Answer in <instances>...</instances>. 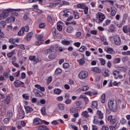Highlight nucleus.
<instances>
[{
	"mask_svg": "<svg viewBox=\"0 0 130 130\" xmlns=\"http://www.w3.org/2000/svg\"><path fill=\"white\" fill-rule=\"evenodd\" d=\"M23 9H11L9 8L6 10H4L1 14H0V21L1 20H4L6 18H8L10 16V14L13 15L16 12H22Z\"/></svg>",
	"mask_w": 130,
	"mask_h": 130,
	"instance_id": "nucleus-1",
	"label": "nucleus"
},
{
	"mask_svg": "<svg viewBox=\"0 0 130 130\" xmlns=\"http://www.w3.org/2000/svg\"><path fill=\"white\" fill-rule=\"evenodd\" d=\"M109 109L113 112H116L117 111V101L115 100H109L108 103Z\"/></svg>",
	"mask_w": 130,
	"mask_h": 130,
	"instance_id": "nucleus-2",
	"label": "nucleus"
},
{
	"mask_svg": "<svg viewBox=\"0 0 130 130\" xmlns=\"http://www.w3.org/2000/svg\"><path fill=\"white\" fill-rule=\"evenodd\" d=\"M44 38V35H43V34L36 35V38L38 41L35 42V45L39 46V45L43 44V42L44 41V40H43Z\"/></svg>",
	"mask_w": 130,
	"mask_h": 130,
	"instance_id": "nucleus-3",
	"label": "nucleus"
},
{
	"mask_svg": "<svg viewBox=\"0 0 130 130\" xmlns=\"http://www.w3.org/2000/svg\"><path fill=\"white\" fill-rule=\"evenodd\" d=\"M14 86L15 88H20L24 87V82H22L21 80H16L14 82Z\"/></svg>",
	"mask_w": 130,
	"mask_h": 130,
	"instance_id": "nucleus-4",
	"label": "nucleus"
},
{
	"mask_svg": "<svg viewBox=\"0 0 130 130\" xmlns=\"http://www.w3.org/2000/svg\"><path fill=\"white\" fill-rule=\"evenodd\" d=\"M96 18H99V23H102L106 18L105 15L101 12H99L96 14Z\"/></svg>",
	"mask_w": 130,
	"mask_h": 130,
	"instance_id": "nucleus-5",
	"label": "nucleus"
},
{
	"mask_svg": "<svg viewBox=\"0 0 130 130\" xmlns=\"http://www.w3.org/2000/svg\"><path fill=\"white\" fill-rule=\"evenodd\" d=\"M114 38V42L116 45H119L120 44H121V39H120V37H119V36L116 35H115L113 37Z\"/></svg>",
	"mask_w": 130,
	"mask_h": 130,
	"instance_id": "nucleus-6",
	"label": "nucleus"
},
{
	"mask_svg": "<svg viewBox=\"0 0 130 130\" xmlns=\"http://www.w3.org/2000/svg\"><path fill=\"white\" fill-rule=\"evenodd\" d=\"M105 51L106 52H107V53H109L110 54H114L115 53V51H114V50H113V48H110L109 47H106L104 48Z\"/></svg>",
	"mask_w": 130,
	"mask_h": 130,
	"instance_id": "nucleus-7",
	"label": "nucleus"
},
{
	"mask_svg": "<svg viewBox=\"0 0 130 130\" xmlns=\"http://www.w3.org/2000/svg\"><path fill=\"white\" fill-rule=\"evenodd\" d=\"M33 124L34 125H40L42 124V120L38 118H35L34 120Z\"/></svg>",
	"mask_w": 130,
	"mask_h": 130,
	"instance_id": "nucleus-8",
	"label": "nucleus"
},
{
	"mask_svg": "<svg viewBox=\"0 0 130 130\" xmlns=\"http://www.w3.org/2000/svg\"><path fill=\"white\" fill-rule=\"evenodd\" d=\"M52 32L53 34V36H54V38H58V37H60V34L57 33L56 32V28H53L52 29Z\"/></svg>",
	"mask_w": 130,
	"mask_h": 130,
	"instance_id": "nucleus-9",
	"label": "nucleus"
},
{
	"mask_svg": "<svg viewBox=\"0 0 130 130\" xmlns=\"http://www.w3.org/2000/svg\"><path fill=\"white\" fill-rule=\"evenodd\" d=\"M82 9L83 10L84 14L87 15L88 14V11H89V8H88L84 3L82 4Z\"/></svg>",
	"mask_w": 130,
	"mask_h": 130,
	"instance_id": "nucleus-10",
	"label": "nucleus"
},
{
	"mask_svg": "<svg viewBox=\"0 0 130 130\" xmlns=\"http://www.w3.org/2000/svg\"><path fill=\"white\" fill-rule=\"evenodd\" d=\"M102 75L103 77H105V78L107 77L110 76V73H109V70L108 69H105L102 71Z\"/></svg>",
	"mask_w": 130,
	"mask_h": 130,
	"instance_id": "nucleus-11",
	"label": "nucleus"
},
{
	"mask_svg": "<svg viewBox=\"0 0 130 130\" xmlns=\"http://www.w3.org/2000/svg\"><path fill=\"white\" fill-rule=\"evenodd\" d=\"M33 36V32H30L27 34L26 35V37L25 38V40L26 41H30L31 40V39L32 38V37Z\"/></svg>",
	"mask_w": 130,
	"mask_h": 130,
	"instance_id": "nucleus-12",
	"label": "nucleus"
},
{
	"mask_svg": "<svg viewBox=\"0 0 130 130\" xmlns=\"http://www.w3.org/2000/svg\"><path fill=\"white\" fill-rule=\"evenodd\" d=\"M91 71L94 73H97V74H100V73H101V70L98 67H94L91 68Z\"/></svg>",
	"mask_w": 130,
	"mask_h": 130,
	"instance_id": "nucleus-13",
	"label": "nucleus"
},
{
	"mask_svg": "<svg viewBox=\"0 0 130 130\" xmlns=\"http://www.w3.org/2000/svg\"><path fill=\"white\" fill-rule=\"evenodd\" d=\"M35 87H36V88H37V89L40 90V91H41L42 92H44L45 91V88H44V87L43 86L42 87L41 85L39 84H36L35 85Z\"/></svg>",
	"mask_w": 130,
	"mask_h": 130,
	"instance_id": "nucleus-14",
	"label": "nucleus"
},
{
	"mask_svg": "<svg viewBox=\"0 0 130 130\" xmlns=\"http://www.w3.org/2000/svg\"><path fill=\"white\" fill-rule=\"evenodd\" d=\"M96 115H98L100 119H103V113H102V112H101V111L98 110V111L96 112Z\"/></svg>",
	"mask_w": 130,
	"mask_h": 130,
	"instance_id": "nucleus-15",
	"label": "nucleus"
},
{
	"mask_svg": "<svg viewBox=\"0 0 130 130\" xmlns=\"http://www.w3.org/2000/svg\"><path fill=\"white\" fill-rule=\"evenodd\" d=\"M101 40L103 41L104 45H108V42L106 41V37L104 36L101 37Z\"/></svg>",
	"mask_w": 130,
	"mask_h": 130,
	"instance_id": "nucleus-16",
	"label": "nucleus"
},
{
	"mask_svg": "<svg viewBox=\"0 0 130 130\" xmlns=\"http://www.w3.org/2000/svg\"><path fill=\"white\" fill-rule=\"evenodd\" d=\"M24 108L26 110V113H31V112L33 111V109L30 107L29 106H27V107L25 106Z\"/></svg>",
	"mask_w": 130,
	"mask_h": 130,
	"instance_id": "nucleus-17",
	"label": "nucleus"
},
{
	"mask_svg": "<svg viewBox=\"0 0 130 130\" xmlns=\"http://www.w3.org/2000/svg\"><path fill=\"white\" fill-rule=\"evenodd\" d=\"M34 92L37 97L41 96V94H42V92L38 90V89H35L34 90Z\"/></svg>",
	"mask_w": 130,
	"mask_h": 130,
	"instance_id": "nucleus-18",
	"label": "nucleus"
},
{
	"mask_svg": "<svg viewBox=\"0 0 130 130\" xmlns=\"http://www.w3.org/2000/svg\"><path fill=\"white\" fill-rule=\"evenodd\" d=\"M89 74L88 73V72L87 71H82V79H86L88 76Z\"/></svg>",
	"mask_w": 130,
	"mask_h": 130,
	"instance_id": "nucleus-19",
	"label": "nucleus"
},
{
	"mask_svg": "<svg viewBox=\"0 0 130 130\" xmlns=\"http://www.w3.org/2000/svg\"><path fill=\"white\" fill-rule=\"evenodd\" d=\"M47 20H48V22H49V23H50V24H51L52 25H53V23H54V19H53V17H52L50 16H48Z\"/></svg>",
	"mask_w": 130,
	"mask_h": 130,
	"instance_id": "nucleus-20",
	"label": "nucleus"
},
{
	"mask_svg": "<svg viewBox=\"0 0 130 130\" xmlns=\"http://www.w3.org/2000/svg\"><path fill=\"white\" fill-rule=\"evenodd\" d=\"M15 17L11 16L7 19L8 23H12V22H15Z\"/></svg>",
	"mask_w": 130,
	"mask_h": 130,
	"instance_id": "nucleus-21",
	"label": "nucleus"
},
{
	"mask_svg": "<svg viewBox=\"0 0 130 130\" xmlns=\"http://www.w3.org/2000/svg\"><path fill=\"white\" fill-rule=\"evenodd\" d=\"M7 116L8 118H12L13 117V111L9 110L7 111Z\"/></svg>",
	"mask_w": 130,
	"mask_h": 130,
	"instance_id": "nucleus-22",
	"label": "nucleus"
},
{
	"mask_svg": "<svg viewBox=\"0 0 130 130\" xmlns=\"http://www.w3.org/2000/svg\"><path fill=\"white\" fill-rule=\"evenodd\" d=\"M106 97V95H105V93H103L101 98V102L103 104H104L105 103V98Z\"/></svg>",
	"mask_w": 130,
	"mask_h": 130,
	"instance_id": "nucleus-23",
	"label": "nucleus"
},
{
	"mask_svg": "<svg viewBox=\"0 0 130 130\" xmlns=\"http://www.w3.org/2000/svg\"><path fill=\"white\" fill-rule=\"evenodd\" d=\"M48 57H49V58H50V59H54V58H55V57H56V54H55V53H54L52 52L48 56Z\"/></svg>",
	"mask_w": 130,
	"mask_h": 130,
	"instance_id": "nucleus-24",
	"label": "nucleus"
},
{
	"mask_svg": "<svg viewBox=\"0 0 130 130\" xmlns=\"http://www.w3.org/2000/svg\"><path fill=\"white\" fill-rule=\"evenodd\" d=\"M51 53H52V50L50 49L45 50L44 51V54H45V55H48V54H50Z\"/></svg>",
	"mask_w": 130,
	"mask_h": 130,
	"instance_id": "nucleus-25",
	"label": "nucleus"
},
{
	"mask_svg": "<svg viewBox=\"0 0 130 130\" xmlns=\"http://www.w3.org/2000/svg\"><path fill=\"white\" fill-rule=\"evenodd\" d=\"M82 115L84 117H85V118H88V117H90V115L88 113V112L87 111H83L82 113Z\"/></svg>",
	"mask_w": 130,
	"mask_h": 130,
	"instance_id": "nucleus-26",
	"label": "nucleus"
},
{
	"mask_svg": "<svg viewBox=\"0 0 130 130\" xmlns=\"http://www.w3.org/2000/svg\"><path fill=\"white\" fill-rule=\"evenodd\" d=\"M39 130H49L47 126L46 125H42L38 127Z\"/></svg>",
	"mask_w": 130,
	"mask_h": 130,
	"instance_id": "nucleus-27",
	"label": "nucleus"
},
{
	"mask_svg": "<svg viewBox=\"0 0 130 130\" xmlns=\"http://www.w3.org/2000/svg\"><path fill=\"white\" fill-rule=\"evenodd\" d=\"M111 23V20L109 19H107L105 21V23H103V26L106 27V26H108Z\"/></svg>",
	"mask_w": 130,
	"mask_h": 130,
	"instance_id": "nucleus-28",
	"label": "nucleus"
},
{
	"mask_svg": "<svg viewBox=\"0 0 130 130\" xmlns=\"http://www.w3.org/2000/svg\"><path fill=\"white\" fill-rule=\"evenodd\" d=\"M54 94H57V95H59L61 93V90L59 88H55L54 90Z\"/></svg>",
	"mask_w": 130,
	"mask_h": 130,
	"instance_id": "nucleus-29",
	"label": "nucleus"
},
{
	"mask_svg": "<svg viewBox=\"0 0 130 130\" xmlns=\"http://www.w3.org/2000/svg\"><path fill=\"white\" fill-rule=\"evenodd\" d=\"M110 130H116L118 128V126H117V123H116L115 126L111 125L109 127Z\"/></svg>",
	"mask_w": 130,
	"mask_h": 130,
	"instance_id": "nucleus-30",
	"label": "nucleus"
},
{
	"mask_svg": "<svg viewBox=\"0 0 130 130\" xmlns=\"http://www.w3.org/2000/svg\"><path fill=\"white\" fill-rule=\"evenodd\" d=\"M29 60H31V61L35 62L36 61V56L31 55L29 57Z\"/></svg>",
	"mask_w": 130,
	"mask_h": 130,
	"instance_id": "nucleus-31",
	"label": "nucleus"
},
{
	"mask_svg": "<svg viewBox=\"0 0 130 130\" xmlns=\"http://www.w3.org/2000/svg\"><path fill=\"white\" fill-rule=\"evenodd\" d=\"M123 32L125 34H127L128 33V29H127V25H124L122 28Z\"/></svg>",
	"mask_w": 130,
	"mask_h": 130,
	"instance_id": "nucleus-32",
	"label": "nucleus"
},
{
	"mask_svg": "<svg viewBox=\"0 0 130 130\" xmlns=\"http://www.w3.org/2000/svg\"><path fill=\"white\" fill-rule=\"evenodd\" d=\"M5 101L6 102L7 105L10 104V102H11V96H10V95H8L5 99Z\"/></svg>",
	"mask_w": 130,
	"mask_h": 130,
	"instance_id": "nucleus-33",
	"label": "nucleus"
},
{
	"mask_svg": "<svg viewBox=\"0 0 130 130\" xmlns=\"http://www.w3.org/2000/svg\"><path fill=\"white\" fill-rule=\"evenodd\" d=\"M15 54V50H12L11 52L8 53L7 54V55L9 58L12 57L13 56V55Z\"/></svg>",
	"mask_w": 130,
	"mask_h": 130,
	"instance_id": "nucleus-34",
	"label": "nucleus"
},
{
	"mask_svg": "<svg viewBox=\"0 0 130 130\" xmlns=\"http://www.w3.org/2000/svg\"><path fill=\"white\" fill-rule=\"evenodd\" d=\"M92 108H96V107H98V102L96 101L92 102Z\"/></svg>",
	"mask_w": 130,
	"mask_h": 130,
	"instance_id": "nucleus-35",
	"label": "nucleus"
},
{
	"mask_svg": "<svg viewBox=\"0 0 130 130\" xmlns=\"http://www.w3.org/2000/svg\"><path fill=\"white\" fill-rule=\"evenodd\" d=\"M70 112H71V113H77V112H78V108H71L70 109Z\"/></svg>",
	"mask_w": 130,
	"mask_h": 130,
	"instance_id": "nucleus-36",
	"label": "nucleus"
},
{
	"mask_svg": "<svg viewBox=\"0 0 130 130\" xmlns=\"http://www.w3.org/2000/svg\"><path fill=\"white\" fill-rule=\"evenodd\" d=\"M73 31H74V28L72 26H69L67 28V32H68V33H72Z\"/></svg>",
	"mask_w": 130,
	"mask_h": 130,
	"instance_id": "nucleus-37",
	"label": "nucleus"
},
{
	"mask_svg": "<svg viewBox=\"0 0 130 130\" xmlns=\"http://www.w3.org/2000/svg\"><path fill=\"white\" fill-rule=\"evenodd\" d=\"M82 99L84 100V102H85L86 105H87V104H88V103H89V99H88V98H87L84 95H82Z\"/></svg>",
	"mask_w": 130,
	"mask_h": 130,
	"instance_id": "nucleus-38",
	"label": "nucleus"
},
{
	"mask_svg": "<svg viewBox=\"0 0 130 130\" xmlns=\"http://www.w3.org/2000/svg\"><path fill=\"white\" fill-rule=\"evenodd\" d=\"M62 73V70L60 68L57 69L55 71V75H59V74H61Z\"/></svg>",
	"mask_w": 130,
	"mask_h": 130,
	"instance_id": "nucleus-39",
	"label": "nucleus"
},
{
	"mask_svg": "<svg viewBox=\"0 0 130 130\" xmlns=\"http://www.w3.org/2000/svg\"><path fill=\"white\" fill-rule=\"evenodd\" d=\"M21 28L23 29L24 32H25V31L29 32V30L30 29V28L29 27V26H28V25L25 26V27H22Z\"/></svg>",
	"mask_w": 130,
	"mask_h": 130,
	"instance_id": "nucleus-40",
	"label": "nucleus"
},
{
	"mask_svg": "<svg viewBox=\"0 0 130 130\" xmlns=\"http://www.w3.org/2000/svg\"><path fill=\"white\" fill-rule=\"evenodd\" d=\"M9 43H11V44H15L16 43V39H14L13 38H11L9 40Z\"/></svg>",
	"mask_w": 130,
	"mask_h": 130,
	"instance_id": "nucleus-41",
	"label": "nucleus"
},
{
	"mask_svg": "<svg viewBox=\"0 0 130 130\" xmlns=\"http://www.w3.org/2000/svg\"><path fill=\"white\" fill-rule=\"evenodd\" d=\"M52 82V76H50L47 80V85H49Z\"/></svg>",
	"mask_w": 130,
	"mask_h": 130,
	"instance_id": "nucleus-42",
	"label": "nucleus"
},
{
	"mask_svg": "<svg viewBox=\"0 0 130 130\" xmlns=\"http://www.w3.org/2000/svg\"><path fill=\"white\" fill-rule=\"evenodd\" d=\"M57 29L58 31H61L62 30V26L59 24L58 22L57 23Z\"/></svg>",
	"mask_w": 130,
	"mask_h": 130,
	"instance_id": "nucleus-43",
	"label": "nucleus"
},
{
	"mask_svg": "<svg viewBox=\"0 0 130 130\" xmlns=\"http://www.w3.org/2000/svg\"><path fill=\"white\" fill-rule=\"evenodd\" d=\"M107 3H109L110 5L113 6L114 3H116V0H107Z\"/></svg>",
	"mask_w": 130,
	"mask_h": 130,
	"instance_id": "nucleus-44",
	"label": "nucleus"
},
{
	"mask_svg": "<svg viewBox=\"0 0 130 130\" xmlns=\"http://www.w3.org/2000/svg\"><path fill=\"white\" fill-rule=\"evenodd\" d=\"M69 127L71 128H73L74 130H78V127L76 126V125H73L72 124H69Z\"/></svg>",
	"mask_w": 130,
	"mask_h": 130,
	"instance_id": "nucleus-45",
	"label": "nucleus"
},
{
	"mask_svg": "<svg viewBox=\"0 0 130 130\" xmlns=\"http://www.w3.org/2000/svg\"><path fill=\"white\" fill-rule=\"evenodd\" d=\"M114 63H119L120 62V58H116L113 60Z\"/></svg>",
	"mask_w": 130,
	"mask_h": 130,
	"instance_id": "nucleus-46",
	"label": "nucleus"
},
{
	"mask_svg": "<svg viewBox=\"0 0 130 130\" xmlns=\"http://www.w3.org/2000/svg\"><path fill=\"white\" fill-rule=\"evenodd\" d=\"M58 106L59 109L60 110H64V106H63L62 104H59Z\"/></svg>",
	"mask_w": 130,
	"mask_h": 130,
	"instance_id": "nucleus-47",
	"label": "nucleus"
},
{
	"mask_svg": "<svg viewBox=\"0 0 130 130\" xmlns=\"http://www.w3.org/2000/svg\"><path fill=\"white\" fill-rule=\"evenodd\" d=\"M99 60H100L101 64L102 66H105V63H106V62L105 61V59L102 58H101L99 59Z\"/></svg>",
	"mask_w": 130,
	"mask_h": 130,
	"instance_id": "nucleus-48",
	"label": "nucleus"
},
{
	"mask_svg": "<svg viewBox=\"0 0 130 130\" xmlns=\"http://www.w3.org/2000/svg\"><path fill=\"white\" fill-rule=\"evenodd\" d=\"M24 31L23 30V29L21 28L20 30V31L18 32V35L19 36H22L23 35V34H24Z\"/></svg>",
	"mask_w": 130,
	"mask_h": 130,
	"instance_id": "nucleus-49",
	"label": "nucleus"
},
{
	"mask_svg": "<svg viewBox=\"0 0 130 130\" xmlns=\"http://www.w3.org/2000/svg\"><path fill=\"white\" fill-rule=\"evenodd\" d=\"M46 26V24H45V23H42L40 24L39 28L40 29H44V28H45Z\"/></svg>",
	"mask_w": 130,
	"mask_h": 130,
	"instance_id": "nucleus-50",
	"label": "nucleus"
},
{
	"mask_svg": "<svg viewBox=\"0 0 130 130\" xmlns=\"http://www.w3.org/2000/svg\"><path fill=\"white\" fill-rule=\"evenodd\" d=\"M22 97L23 99H25V100H29V98H30V96L27 95L26 94H23L22 95Z\"/></svg>",
	"mask_w": 130,
	"mask_h": 130,
	"instance_id": "nucleus-51",
	"label": "nucleus"
},
{
	"mask_svg": "<svg viewBox=\"0 0 130 130\" xmlns=\"http://www.w3.org/2000/svg\"><path fill=\"white\" fill-rule=\"evenodd\" d=\"M41 113L43 115H45V114H46V111L45 110V107H43L41 109Z\"/></svg>",
	"mask_w": 130,
	"mask_h": 130,
	"instance_id": "nucleus-52",
	"label": "nucleus"
},
{
	"mask_svg": "<svg viewBox=\"0 0 130 130\" xmlns=\"http://www.w3.org/2000/svg\"><path fill=\"white\" fill-rule=\"evenodd\" d=\"M72 55L73 56H79V55H80V56H82V54L81 53L79 54V53H77V52H73L72 53Z\"/></svg>",
	"mask_w": 130,
	"mask_h": 130,
	"instance_id": "nucleus-53",
	"label": "nucleus"
},
{
	"mask_svg": "<svg viewBox=\"0 0 130 130\" xmlns=\"http://www.w3.org/2000/svg\"><path fill=\"white\" fill-rule=\"evenodd\" d=\"M63 69H68L70 68V64L69 63H64L63 64Z\"/></svg>",
	"mask_w": 130,
	"mask_h": 130,
	"instance_id": "nucleus-54",
	"label": "nucleus"
},
{
	"mask_svg": "<svg viewBox=\"0 0 130 130\" xmlns=\"http://www.w3.org/2000/svg\"><path fill=\"white\" fill-rule=\"evenodd\" d=\"M122 60L123 62H125V61H128V60H129V59L128 58L127 56H125L122 58Z\"/></svg>",
	"mask_w": 130,
	"mask_h": 130,
	"instance_id": "nucleus-55",
	"label": "nucleus"
},
{
	"mask_svg": "<svg viewBox=\"0 0 130 130\" xmlns=\"http://www.w3.org/2000/svg\"><path fill=\"white\" fill-rule=\"evenodd\" d=\"M117 119L116 118H112L110 123L111 124H114L116 122Z\"/></svg>",
	"mask_w": 130,
	"mask_h": 130,
	"instance_id": "nucleus-56",
	"label": "nucleus"
},
{
	"mask_svg": "<svg viewBox=\"0 0 130 130\" xmlns=\"http://www.w3.org/2000/svg\"><path fill=\"white\" fill-rule=\"evenodd\" d=\"M101 130H109V127L107 125H104L102 126Z\"/></svg>",
	"mask_w": 130,
	"mask_h": 130,
	"instance_id": "nucleus-57",
	"label": "nucleus"
},
{
	"mask_svg": "<svg viewBox=\"0 0 130 130\" xmlns=\"http://www.w3.org/2000/svg\"><path fill=\"white\" fill-rule=\"evenodd\" d=\"M70 43V42L68 41L64 40L62 41V44H63V45H69Z\"/></svg>",
	"mask_w": 130,
	"mask_h": 130,
	"instance_id": "nucleus-58",
	"label": "nucleus"
},
{
	"mask_svg": "<svg viewBox=\"0 0 130 130\" xmlns=\"http://www.w3.org/2000/svg\"><path fill=\"white\" fill-rule=\"evenodd\" d=\"M20 71H18V72H16L15 73H14L13 77H16L17 78H18V77L20 76Z\"/></svg>",
	"mask_w": 130,
	"mask_h": 130,
	"instance_id": "nucleus-59",
	"label": "nucleus"
},
{
	"mask_svg": "<svg viewBox=\"0 0 130 130\" xmlns=\"http://www.w3.org/2000/svg\"><path fill=\"white\" fill-rule=\"evenodd\" d=\"M3 121L5 124H7L10 121V119H9V118H6L4 119Z\"/></svg>",
	"mask_w": 130,
	"mask_h": 130,
	"instance_id": "nucleus-60",
	"label": "nucleus"
},
{
	"mask_svg": "<svg viewBox=\"0 0 130 130\" xmlns=\"http://www.w3.org/2000/svg\"><path fill=\"white\" fill-rule=\"evenodd\" d=\"M65 103L66 104H71V103H72V100L68 99H66V101H65Z\"/></svg>",
	"mask_w": 130,
	"mask_h": 130,
	"instance_id": "nucleus-61",
	"label": "nucleus"
},
{
	"mask_svg": "<svg viewBox=\"0 0 130 130\" xmlns=\"http://www.w3.org/2000/svg\"><path fill=\"white\" fill-rule=\"evenodd\" d=\"M3 76H4V77H5V78L7 80V79H8V78H9V73L8 72H4L3 73Z\"/></svg>",
	"mask_w": 130,
	"mask_h": 130,
	"instance_id": "nucleus-62",
	"label": "nucleus"
},
{
	"mask_svg": "<svg viewBox=\"0 0 130 130\" xmlns=\"http://www.w3.org/2000/svg\"><path fill=\"white\" fill-rule=\"evenodd\" d=\"M74 14L75 16V19H79V14H78V12L74 11Z\"/></svg>",
	"mask_w": 130,
	"mask_h": 130,
	"instance_id": "nucleus-63",
	"label": "nucleus"
},
{
	"mask_svg": "<svg viewBox=\"0 0 130 130\" xmlns=\"http://www.w3.org/2000/svg\"><path fill=\"white\" fill-rule=\"evenodd\" d=\"M28 19V15L27 14H25L23 16V20H24V21H27V19Z\"/></svg>",
	"mask_w": 130,
	"mask_h": 130,
	"instance_id": "nucleus-64",
	"label": "nucleus"
}]
</instances>
